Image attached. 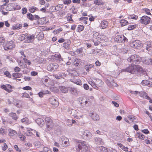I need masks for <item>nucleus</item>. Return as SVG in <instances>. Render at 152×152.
<instances>
[{"label":"nucleus","mask_w":152,"mask_h":152,"mask_svg":"<svg viewBox=\"0 0 152 152\" xmlns=\"http://www.w3.org/2000/svg\"><path fill=\"white\" fill-rule=\"evenodd\" d=\"M144 11L148 15H151L150 10L148 8H145L144 9Z\"/></svg>","instance_id":"nucleus-50"},{"label":"nucleus","mask_w":152,"mask_h":152,"mask_svg":"<svg viewBox=\"0 0 152 152\" xmlns=\"http://www.w3.org/2000/svg\"><path fill=\"white\" fill-rule=\"evenodd\" d=\"M107 152H117L116 150L111 148H108Z\"/></svg>","instance_id":"nucleus-61"},{"label":"nucleus","mask_w":152,"mask_h":152,"mask_svg":"<svg viewBox=\"0 0 152 152\" xmlns=\"http://www.w3.org/2000/svg\"><path fill=\"white\" fill-rule=\"evenodd\" d=\"M23 59L24 62L25 63L27 64L28 65H30L31 64V63L30 61L25 58V57L23 58Z\"/></svg>","instance_id":"nucleus-39"},{"label":"nucleus","mask_w":152,"mask_h":152,"mask_svg":"<svg viewBox=\"0 0 152 152\" xmlns=\"http://www.w3.org/2000/svg\"><path fill=\"white\" fill-rule=\"evenodd\" d=\"M52 57H53L54 59L58 60L60 62L63 61V58H61V55L59 53L53 55Z\"/></svg>","instance_id":"nucleus-16"},{"label":"nucleus","mask_w":152,"mask_h":152,"mask_svg":"<svg viewBox=\"0 0 152 152\" xmlns=\"http://www.w3.org/2000/svg\"><path fill=\"white\" fill-rule=\"evenodd\" d=\"M22 27V25L21 24H17L15 26L12 27V28L13 30H19L21 29Z\"/></svg>","instance_id":"nucleus-25"},{"label":"nucleus","mask_w":152,"mask_h":152,"mask_svg":"<svg viewBox=\"0 0 152 152\" xmlns=\"http://www.w3.org/2000/svg\"><path fill=\"white\" fill-rule=\"evenodd\" d=\"M94 3L96 5H99L103 4V2L102 0H96L94 1Z\"/></svg>","instance_id":"nucleus-33"},{"label":"nucleus","mask_w":152,"mask_h":152,"mask_svg":"<svg viewBox=\"0 0 152 152\" xmlns=\"http://www.w3.org/2000/svg\"><path fill=\"white\" fill-rule=\"evenodd\" d=\"M43 151L45 152H52L49 148L46 147H44L43 148Z\"/></svg>","instance_id":"nucleus-55"},{"label":"nucleus","mask_w":152,"mask_h":152,"mask_svg":"<svg viewBox=\"0 0 152 152\" xmlns=\"http://www.w3.org/2000/svg\"><path fill=\"white\" fill-rule=\"evenodd\" d=\"M38 36H39V37H40L39 38L40 39H43L44 37V34L42 31L40 32Z\"/></svg>","instance_id":"nucleus-45"},{"label":"nucleus","mask_w":152,"mask_h":152,"mask_svg":"<svg viewBox=\"0 0 152 152\" xmlns=\"http://www.w3.org/2000/svg\"><path fill=\"white\" fill-rule=\"evenodd\" d=\"M4 75L6 76L7 77L9 78L11 77V75L9 72L8 71H5L4 72Z\"/></svg>","instance_id":"nucleus-48"},{"label":"nucleus","mask_w":152,"mask_h":152,"mask_svg":"<svg viewBox=\"0 0 152 152\" xmlns=\"http://www.w3.org/2000/svg\"><path fill=\"white\" fill-rule=\"evenodd\" d=\"M137 26V24L129 25L128 26L127 29L129 30H131L135 28Z\"/></svg>","instance_id":"nucleus-29"},{"label":"nucleus","mask_w":152,"mask_h":152,"mask_svg":"<svg viewBox=\"0 0 152 152\" xmlns=\"http://www.w3.org/2000/svg\"><path fill=\"white\" fill-rule=\"evenodd\" d=\"M83 87L86 90H87L89 89V86L86 83L84 84Z\"/></svg>","instance_id":"nucleus-62"},{"label":"nucleus","mask_w":152,"mask_h":152,"mask_svg":"<svg viewBox=\"0 0 152 152\" xmlns=\"http://www.w3.org/2000/svg\"><path fill=\"white\" fill-rule=\"evenodd\" d=\"M49 102L50 103L53 105V106L54 107H56L58 105V102L57 100V99L54 97H51L50 98Z\"/></svg>","instance_id":"nucleus-11"},{"label":"nucleus","mask_w":152,"mask_h":152,"mask_svg":"<svg viewBox=\"0 0 152 152\" xmlns=\"http://www.w3.org/2000/svg\"><path fill=\"white\" fill-rule=\"evenodd\" d=\"M73 82L78 85H82V82L81 80L80 79H77L76 80H75Z\"/></svg>","instance_id":"nucleus-36"},{"label":"nucleus","mask_w":152,"mask_h":152,"mask_svg":"<svg viewBox=\"0 0 152 152\" xmlns=\"http://www.w3.org/2000/svg\"><path fill=\"white\" fill-rule=\"evenodd\" d=\"M15 45L14 42L12 40L7 41L3 45L4 50L6 51L15 48Z\"/></svg>","instance_id":"nucleus-3"},{"label":"nucleus","mask_w":152,"mask_h":152,"mask_svg":"<svg viewBox=\"0 0 152 152\" xmlns=\"http://www.w3.org/2000/svg\"><path fill=\"white\" fill-rule=\"evenodd\" d=\"M27 37H28V35L23 34L21 36V39L24 40L26 39H27Z\"/></svg>","instance_id":"nucleus-57"},{"label":"nucleus","mask_w":152,"mask_h":152,"mask_svg":"<svg viewBox=\"0 0 152 152\" xmlns=\"http://www.w3.org/2000/svg\"><path fill=\"white\" fill-rule=\"evenodd\" d=\"M9 133V135L10 136H13L14 135L17 134L16 131L13 130L11 129H10L8 130Z\"/></svg>","instance_id":"nucleus-24"},{"label":"nucleus","mask_w":152,"mask_h":152,"mask_svg":"<svg viewBox=\"0 0 152 152\" xmlns=\"http://www.w3.org/2000/svg\"><path fill=\"white\" fill-rule=\"evenodd\" d=\"M59 76L60 77L62 78H64V77H65L66 76V75L65 73L63 72H61L58 73Z\"/></svg>","instance_id":"nucleus-44"},{"label":"nucleus","mask_w":152,"mask_h":152,"mask_svg":"<svg viewBox=\"0 0 152 152\" xmlns=\"http://www.w3.org/2000/svg\"><path fill=\"white\" fill-rule=\"evenodd\" d=\"M71 113L72 114V115L73 116V115L77 114L78 113V112L76 110L72 109L71 111Z\"/></svg>","instance_id":"nucleus-53"},{"label":"nucleus","mask_w":152,"mask_h":152,"mask_svg":"<svg viewBox=\"0 0 152 152\" xmlns=\"http://www.w3.org/2000/svg\"><path fill=\"white\" fill-rule=\"evenodd\" d=\"M21 121L22 122H26L27 123L28 122V119L27 117H25L24 118L21 119Z\"/></svg>","instance_id":"nucleus-52"},{"label":"nucleus","mask_w":152,"mask_h":152,"mask_svg":"<svg viewBox=\"0 0 152 152\" xmlns=\"http://www.w3.org/2000/svg\"><path fill=\"white\" fill-rule=\"evenodd\" d=\"M142 59L139 55L135 54L132 55L127 59V61L132 64H138L141 61Z\"/></svg>","instance_id":"nucleus-2"},{"label":"nucleus","mask_w":152,"mask_h":152,"mask_svg":"<svg viewBox=\"0 0 152 152\" xmlns=\"http://www.w3.org/2000/svg\"><path fill=\"white\" fill-rule=\"evenodd\" d=\"M79 101L81 106L83 107H88L91 103L90 100L89 99L85 100L83 97L79 98Z\"/></svg>","instance_id":"nucleus-6"},{"label":"nucleus","mask_w":152,"mask_h":152,"mask_svg":"<svg viewBox=\"0 0 152 152\" xmlns=\"http://www.w3.org/2000/svg\"><path fill=\"white\" fill-rule=\"evenodd\" d=\"M5 130L4 129L2 128L0 129V134H5Z\"/></svg>","instance_id":"nucleus-58"},{"label":"nucleus","mask_w":152,"mask_h":152,"mask_svg":"<svg viewBox=\"0 0 152 152\" xmlns=\"http://www.w3.org/2000/svg\"><path fill=\"white\" fill-rule=\"evenodd\" d=\"M150 20L151 18L150 17L144 15L141 17L140 21L142 24L147 25L150 23Z\"/></svg>","instance_id":"nucleus-10"},{"label":"nucleus","mask_w":152,"mask_h":152,"mask_svg":"<svg viewBox=\"0 0 152 152\" xmlns=\"http://www.w3.org/2000/svg\"><path fill=\"white\" fill-rule=\"evenodd\" d=\"M94 67V65L92 64H87L85 65L84 68L86 69V71L88 72L91 69L93 68Z\"/></svg>","instance_id":"nucleus-19"},{"label":"nucleus","mask_w":152,"mask_h":152,"mask_svg":"<svg viewBox=\"0 0 152 152\" xmlns=\"http://www.w3.org/2000/svg\"><path fill=\"white\" fill-rule=\"evenodd\" d=\"M36 122L39 126H42L45 123L44 121L41 118H38L36 120Z\"/></svg>","instance_id":"nucleus-22"},{"label":"nucleus","mask_w":152,"mask_h":152,"mask_svg":"<svg viewBox=\"0 0 152 152\" xmlns=\"http://www.w3.org/2000/svg\"><path fill=\"white\" fill-rule=\"evenodd\" d=\"M138 137L141 140H144L145 138L144 135L142 133L138 132L137 133Z\"/></svg>","instance_id":"nucleus-35"},{"label":"nucleus","mask_w":152,"mask_h":152,"mask_svg":"<svg viewBox=\"0 0 152 152\" xmlns=\"http://www.w3.org/2000/svg\"><path fill=\"white\" fill-rule=\"evenodd\" d=\"M14 71L16 72H18L20 70V69L18 66L14 68Z\"/></svg>","instance_id":"nucleus-64"},{"label":"nucleus","mask_w":152,"mask_h":152,"mask_svg":"<svg viewBox=\"0 0 152 152\" xmlns=\"http://www.w3.org/2000/svg\"><path fill=\"white\" fill-rule=\"evenodd\" d=\"M121 26H123L129 24L128 21L125 19H122L120 21Z\"/></svg>","instance_id":"nucleus-26"},{"label":"nucleus","mask_w":152,"mask_h":152,"mask_svg":"<svg viewBox=\"0 0 152 152\" xmlns=\"http://www.w3.org/2000/svg\"><path fill=\"white\" fill-rule=\"evenodd\" d=\"M70 91L73 94L76 95L77 94V89L74 87L71 88L70 89Z\"/></svg>","instance_id":"nucleus-28"},{"label":"nucleus","mask_w":152,"mask_h":152,"mask_svg":"<svg viewBox=\"0 0 152 152\" xmlns=\"http://www.w3.org/2000/svg\"><path fill=\"white\" fill-rule=\"evenodd\" d=\"M21 97L22 98H23V97H25V98H30L29 95L28 94H27L26 93H23V95H22V96H21Z\"/></svg>","instance_id":"nucleus-46"},{"label":"nucleus","mask_w":152,"mask_h":152,"mask_svg":"<svg viewBox=\"0 0 152 152\" xmlns=\"http://www.w3.org/2000/svg\"><path fill=\"white\" fill-rule=\"evenodd\" d=\"M142 132L145 134H148L149 133V131L148 129H144L141 130Z\"/></svg>","instance_id":"nucleus-49"},{"label":"nucleus","mask_w":152,"mask_h":152,"mask_svg":"<svg viewBox=\"0 0 152 152\" xmlns=\"http://www.w3.org/2000/svg\"><path fill=\"white\" fill-rule=\"evenodd\" d=\"M136 68V66L134 65V64H132L126 68L124 69L123 71L133 74L135 72Z\"/></svg>","instance_id":"nucleus-8"},{"label":"nucleus","mask_w":152,"mask_h":152,"mask_svg":"<svg viewBox=\"0 0 152 152\" xmlns=\"http://www.w3.org/2000/svg\"><path fill=\"white\" fill-rule=\"evenodd\" d=\"M29 11L31 13H34L35 11L34 8V6H32L31 7H30L29 9Z\"/></svg>","instance_id":"nucleus-56"},{"label":"nucleus","mask_w":152,"mask_h":152,"mask_svg":"<svg viewBox=\"0 0 152 152\" xmlns=\"http://www.w3.org/2000/svg\"><path fill=\"white\" fill-rule=\"evenodd\" d=\"M22 89L25 90H31L32 89V88L28 86H26L23 88Z\"/></svg>","instance_id":"nucleus-47"},{"label":"nucleus","mask_w":152,"mask_h":152,"mask_svg":"<svg viewBox=\"0 0 152 152\" xmlns=\"http://www.w3.org/2000/svg\"><path fill=\"white\" fill-rule=\"evenodd\" d=\"M34 35H31L30 36H28L27 37V40L29 41V42H31V40L34 38Z\"/></svg>","instance_id":"nucleus-42"},{"label":"nucleus","mask_w":152,"mask_h":152,"mask_svg":"<svg viewBox=\"0 0 152 152\" xmlns=\"http://www.w3.org/2000/svg\"><path fill=\"white\" fill-rule=\"evenodd\" d=\"M100 25L102 29L105 28L107 26L108 23L107 21L103 20L101 21Z\"/></svg>","instance_id":"nucleus-18"},{"label":"nucleus","mask_w":152,"mask_h":152,"mask_svg":"<svg viewBox=\"0 0 152 152\" xmlns=\"http://www.w3.org/2000/svg\"><path fill=\"white\" fill-rule=\"evenodd\" d=\"M94 140L96 144L98 145H103L104 142L102 138L99 137H95L94 138Z\"/></svg>","instance_id":"nucleus-14"},{"label":"nucleus","mask_w":152,"mask_h":152,"mask_svg":"<svg viewBox=\"0 0 152 152\" xmlns=\"http://www.w3.org/2000/svg\"><path fill=\"white\" fill-rule=\"evenodd\" d=\"M22 13L24 15L27 12V9L26 7H24L22 9Z\"/></svg>","instance_id":"nucleus-54"},{"label":"nucleus","mask_w":152,"mask_h":152,"mask_svg":"<svg viewBox=\"0 0 152 152\" xmlns=\"http://www.w3.org/2000/svg\"><path fill=\"white\" fill-rule=\"evenodd\" d=\"M141 84L144 86L150 87H152V82L147 80H143L141 82Z\"/></svg>","instance_id":"nucleus-13"},{"label":"nucleus","mask_w":152,"mask_h":152,"mask_svg":"<svg viewBox=\"0 0 152 152\" xmlns=\"http://www.w3.org/2000/svg\"><path fill=\"white\" fill-rule=\"evenodd\" d=\"M45 121L47 125V127L48 129V130H51L53 126V123L52 120L49 117H47L45 118Z\"/></svg>","instance_id":"nucleus-7"},{"label":"nucleus","mask_w":152,"mask_h":152,"mask_svg":"<svg viewBox=\"0 0 152 152\" xmlns=\"http://www.w3.org/2000/svg\"><path fill=\"white\" fill-rule=\"evenodd\" d=\"M83 52V48H77L76 51V52L77 54H80L81 53Z\"/></svg>","instance_id":"nucleus-41"},{"label":"nucleus","mask_w":152,"mask_h":152,"mask_svg":"<svg viewBox=\"0 0 152 152\" xmlns=\"http://www.w3.org/2000/svg\"><path fill=\"white\" fill-rule=\"evenodd\" d=\"M90 116L93 121H97L99 119V115L95 113H91L90 114Z\"/></svg>","instance_id":"nucleus-12"},{"label":"nucleus","mask_w":152,"mask_h":152,"mask_svg":"<svg viewBox=\"0 0 152 152\" xmlns=\"http://www.w3.org/2000/svg\"><path fill=\"white\" fill-rule=\"evenodd\" d=\"M27 17L30 20H33L34 19L33 15L30 13H28L27 14Z\"/></svg>","instance_id":"nucleus-31"},{"label":"nucleus","mask_w":152,"mask_h":152,"mask_svg":"<svg viewBox=\"0 0 152 152\" xmlns=\"http://www.w3.org/2000/svg\"><path fill=\"white\" fill-rule=\"evenodd\" d=\"M75 142V148L79 152H88V148L86 142L77 140Z\"/></svg>","instance_id":"nucleus-1"},{"label":"nucleus","mask_w":152,"mask_h":152,"mask_svg":"<svg viewBox=\"0 0 152 152\" xmlns=\"http://www.w3.org/2000/svg\"><path fill=\"white\" fill-rule=\"evenodd\" d=\"M9 115L10 117H12V119L16 121L17 120L18 117V115L16 114L15 113L11 112L9 113Z\"/></svg>","instance_id":"nucleus-20"},{"label":"nucleus","mask_w":152,"mask_h":152,"mask_svg":"<svg viewBox=\"0 0 152 152\" xmlns=\"http://www.w3.org/2000/svg\"><path fill=\"white\" fill-rule=\"evenodd\" d=\"M128 119L131 122H133L135 120V118L132 116H129L128 117Z\"/></svg>","instance_id":"nucleus-63"},{"label":"nucleus","mask_w":152,"mask_h":152,"mask_svg":"<svg viewBox=\"0 0 152 152\" xmlns=\"http://www.w3.org/2000/svg\"><path fill=\"white\" fill-rule=\"evenodd\" d=\"M64 47L67 50H68L70 48V46L69 45H67L66 44V42H65L64 43Z\"/></svg>","instance_id":"nucleus-51"},{"label":"nucleus","mask_w":152,"mask_h":152,"mask_svg":"<svg viewBox=\"0 0 152 152\" xmlns=\"http://www.w3.org/2000/svg\"><path fill=\"white\" fill-rule=\"evenodd\" d=\"M63 7V5H62L58 4L56 6V7H55L54 9L56 11H58L60 10V8H62Z\"/></svg>","instance_id":"nucleus-38"},{"label":"nucleus","mask_w":152,"mask_h":152,"mask_svg":"<svg viewBox=\"0 0 152 152\" xmlns=\"http://www.w3.org/2000/svg\"><path fill=\"white\" fill-rule=\"evenodd\" d=\"M14 147L15 149L18 152H20L21 151V150L18 147V146L17 145H14Z\"/></svg>","instance_id":"nucleus-60"},{"label":"nucleus","mask_w":152,"mask_h":152,"mask_svg":"<svg viewBox=\"0 0 152 152\" xmlns=\"http://www.w3.org/2000/svg\"><path fill=\"white\" fill-rule=\"evenodd\" d=\"M63 3L65 5H68L71 3V0H63Z\"/></svg>","instance_id":"nucleus-40"},{"label":"nucleus","mask_w":152,"mask_h":152,"mask_svg":"<svg viewBox=\"0 0 152 152\" xmlns=\"http://www.w3.org/2000/svg\"><path fill=\"white\" fill-rule=\"evenodd\" d=\"M49 80V81L50 80V79L47 76H46L45 78L44 81H42V82H43L44 84L46 86V85L48 84V83H48Z\"/></svg>","instance_id":"nucleus-34"},{"label":"nucleus","mask_w":152,"mask_h":152,"mask_svg":"<svg viewBox=\"0 0 152 152\" xmlns=\"http://www.w3.org/2000/svg\"><path fill=\"white\" fill-rule=\"evenodd\" d=\"M142 45L143 44L141 42L137 40L133 41L130 44V45L131 47L139 49L142 47Z\"/></svg>","instance_id":"nucleus-4"},{"label":"nucleus","mask_w":152,"mask_h":152,"mask_svg":"<svg viewBox=\"0 0 152 152\" xmlns=\"http://www.w3.org/2000/svg\"><path fill=\"white\" fill-rule=\"evenodd\" d=\"M103 81L100 79H97L96 81V83L97 86L99 87H101L103 84Z\"/></svg>","instance_id":"nucleus-27"},{"label":"nucleus","mask_w":152,"mask_h":152,"mask_svg":"<svg viewBox=\"0 0 152 152\" xmlns=\"http://www.w3.org/2000/svg\"><path fill=\"white\" fill-rule=\"evenodd\" d=\"M22 74L20 73H13L12 74V76L13 77L15 78H20L22 76Z\"/></svg>","instance_id":"nucleus-30"},{"label":"nucleus","mask_w":152,"mask_h":152,"mask_svg":"<svg viewBox=\"0 0 152 152\" xmlns=\"http://www.w3.org/2000/svg\"><path fill=\"white\" fill-rule=\"evenodd\" d=\"M7 148V145L5 143H4L3 146L2 147V149L3 150L5 151Z\"/></svg>","instance_id":"nucleus-59"},{"label":"nucleus","mask_w":152,"mask_h":152,"mask_svg":"<svg viewBox=\"0 0 152 152\" xmlns=\"http://www.w3.org/2000/svg\"><path fill=\"white\" fill-rule=\"evenodd\" d=\"M17 3H11L7 5V7H9L10 6H13V9L14 10H20L21 9V7L18 5H17Z\"/></svg>","instance_id":"nucleus-15"},{"label":"nucleus","mask_w":152,"mask_h":152,"mask_svg":"<svg viewBox=\"0 0 152 152\" xmlns=\"http://www.w3.org/2000/svg\"><path fill=\"white\" fill-rule=\"evenodd\" d=\"M59 89L60 91L64 93H66L68 91L67 88L64 86H59Z\"/></svg>","instance_id":"nucleus-23"},{"label":"nucleus","mask_w":152,"mask_h":152,"mask_svg":"<svg viewBox=\"0 0 152 152\" xmlns=\"http://www.w3.org/2000/svg\"><path fill=\"white\" fill-rule=\"evenodd\" d=\"M115 41L118 43L123 42H127L128 39L124 35H120L116 36L115 39Z\"/></svg>","instance_id":"nucleus-5"},{"label":"nucleus","mask_w":152,"mask_h":152,"mask_svg":"<svg viewBox=\"0 0 152 152\" xmlns=\"http://www.w3.org/2000/svg\"><path fill=\"white\" fill-rule=\"evenodd\" d=\"M100 152H107L108 148H106L103 146H100L99 147Z\"/></svg>","instance_id":"nucleus-32"},{"label":"nucleus","mask_w":152,"mask_h":152,"mask_svg":"<svg viewBox=\"0 0 152 152\" xmlns=\"http://www.w3.org/2000/svg\"><path fill=\"white\" fill-rule=\"evenodd\" d=\"M58 66L57 63H52L48 66L47 69L49 71L54 72L57 69Z\"/></svg>","instance_id":"nucleus-9"},{"label":"nucleus","mask_w":152,"mask_h":152,"mask_svg":"<svg viewBox=\"0 0 152 152\" xmlns=\"http://www.w3.org/2000/svg\"><path fill=\"white\" fill-rule=\"evenodd\" d=\"M143 62L147 65H152V59L151 58H146Z\"/></svg>","instance_id":"nucleus-21"},{"label":"nucleus","mask_w":152,"mask_h":152,"mask_svg":"<svg viewBox=\"0 0 152 152\" xmlns=\"http://www.w3.org/2000/svg\"><path fill=\"white\" fill-rule=\"evenodd\" d=\"M84 27L83 25H79L77 28V30L78 31H81L83 30Z\"/></svg>","instance_id":"nucleus-37"},{"label":"nucleus","mask_w":152,"mask_h":152,"mask_svg":"<svg viewBox=\"0 0 152 152\" xmlns=\"http://www.w3.org/2000/svg\"><path fill=\"white\" fill-rule=\"evenodd\" d=\"M129 18L131 19L137 20L138 18V16L134 14H133L132 15H130Z\"/></svg>","instance_id":"nucleus-43"},{"label":"nucleus","mask_w":152,"mask_h":152,"mask_svg":"<svg viewBox=\"0 0 152 152\" xmlns=\"http://www.w3.org/2000/svg\"><path fill=\"white\" fill-rule=\"evenodd\" d=\"M145 48L148 51L152 50V42H148L146 45Z\"/></svg>","instance_id":"nucleus-17"}]
</instances>
